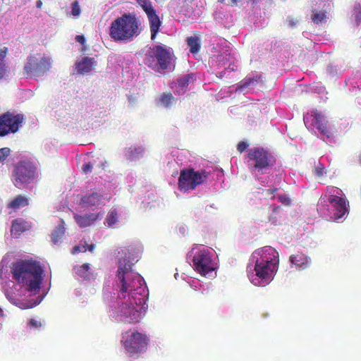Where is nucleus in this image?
Instances as JSON below:
<instances>
[{"mask_svg":"<svg viewBox=\"0 0 361 361\" xmlns=\"http://www.w3.org/2000/svg\"><path fill=\"white\" fill-rule=\"evenodd\" d=\"M133 264L127 258L118 261L116 284L123 298L128 299L119 307L121 320L128 323L138 322L140 312L137 307L145 303L147 289L143 278L133 270Z\"/></svg>","mask_w":361,"mask_h":361,"instance_id":"obj_1","label":"nucleus"},{"mask_svg":"<svg viewBox=\"0 0 361 361\" xmlns=\"http://www.w3.org/2000/svg\"><path fill=\"white\" fill-rule=\"evenodd\" d=\"M13 278L27 286V290L37 293L42 281L43 270L39 264L33 260H20L11 267Z\"/></svg>","mask_w":361,"mask_h":361,"instance_id":"obj_2","label":"nucleus"},{"mask_svg":"<svg viewBox=\"0 0 361 361\" xmlns=\"http://www.w3.org/2000/svg\"><path fill=\"white\" fill-rule=\"evenodd\" d=\"M252 259L255 263L254 269L256 276L267 283L278 269V252L270 246H266L255 250L252 255Z\"/></svg>","mask_w":361,"mask_h":361,"instance_id":"obj_3","label":"nucleus"},{"mask_svg":"<svg viewBox=\"0 0 361 361\" xmlns=\"http://www.w3.org/2000/svg\"><path fill=\"white\" fill-rule=\"evenodd\" d=\"M140 21L135 14L128 13L113 20L109 27V36L116 42H128L140 34Z\"/></svg>","mask_w":361,"mask_h":361,"instance_id":"obj_4","label":"nucleus"},{"mask_svg":"<svg viewBox=\"0 0 361 361\" xmlns=\"http://www.w3.org/2000/svg\"><path fill=\"white\" fill-rule=\"evenodd\" d=\"M173 54L171 48L154 45L147 51L144 63L156 73H164L170 69Z\"/></svg>","mask_w":361,"mask_h":361,"instance_id":"obj_5","label":"nucleus"},{"mask_svg":"<svg viewBox=\"0 0 361 361\" xmlns=\"http://www.w3.org/2000/svg\"><path fill=\"white\" fill-rule=\"evenodd\" d=\"M210 173L204 169L195 171L193 168H185L180 171L178 186L180 191L187 192L194 190L200 185L207 183Z\"/></svg>","mask_w":361,"mask_h":361,"instance_id":"obj_6","label":"nucleus"},{"mask_svg":"<svg viewBox=\"0 0 361 361\" xmlns=\"http://www.w3.org/2000/svg\"><path fill=\"white\" fill-rule=\"evenodd\" d=\"M275 164V157L263 147H253L249 149L247 164L250 169L263 174L266 170L274 166Z\"/></svg>","mask_w":361,"mask_h":361,"instance_id":"obj_7","label":"nucleus"},{"mask_svg":"<svg viewBox=\"0 0 361 361\" xmlns=\"http://www.w3.org/2000/svg\"><path fill=\"white\" fill-rule=\"evenodd\" d=\"M148 341L149 339L145 334L136 331H128L122 334L121 343L126 353L130 357L145 352Z\"/></svg>","mask_w":361,"mask_h":361,"instance_id":"obj_8","label":"nucleus"},{"mask_svg":"<svg viewBox=\"0 0 361 361\" xmlns=\"http://www.w3.org/2000/svg\"><path fill=\"white\" fill-rule=\"evenodd\" d=\"M37 175V167L30 161H20L14 167L13 176L14 184L20 188L34 181Z\"/></svg>","mask_w":361,"mask_h":361,"instance_id":"obj_9","label":"nucleus"},{"mask_svg":"<svg viewBox=\"0 0 361 361\" xmlns=\"http://www.w3.org/2000/svg\"><path fill=\"white\" fill-rule=\"evenodd\" d=\"M51 59L47 56L37 59L31 55L27 58L24 66V70L27 75L32 78H36L44 75L51 68Z\"/></svg>","mask_w":361,"mask_h":361,"instance_id":"obj_10","label":"nucleus"},{"mask_svg":"<svg viewBox=\"0 0 361 361\" xmlns=\"http://www.w3.org/2000/svg\"><path fill=\"white\" fill-rule=\"evenodd\" d=\"M24 119V115L21 114H14L8 111L3 114L0 116V137L16 133Z\"/></svg>","mask_w":361,"mask_h":361,"instance_id":"obj_11","label":"nucleus"},{"mask_svg":"<svg viewBox=\"0 0 361 361\" xmlns=\"http://www.w3.org/2000/svg\"><path fill=\"white\" fill-rule=\"evenodd\" d=\"M194 269L202 276H206L215 269V263L209 251L202 250L197 252L192 259Z\"/></svg>","mask_w":361,"mask_h":361,"instance_id":"obj_12","label":"nucleus"},{"mask_svg":"<svg viewBox=\"0 0 361 361\" xmlns=\"http://www.w3.org/2000/svg\"><path fill=\"white\" fill-rule=\"evenodd\" d=\"M138 4L147 16L151 31V39L154 40L159 30L161 22L149 0H138Z\"/></svg>","mask_w":361,"mask_h":361,"instance_id":"obj_13","label":"nucleus"},{"mask_svg":"<svg viewBox=\"0 0 361 361\" xmlns=\"http://www.w3.org/2000/svg\"><path fill=\"white\" fill-rule=\"evenodd\" d=\"M329 202L334 209V219H341L348 213V204L345 198L336 195H330Z\"/></svg>","mask_w":361,"mask_h":361,"instance_id":"obj_14","label":"nucleus"},{"mask_svg":"<svg viewBox=\"0 0 361 361\" xmlns=\"http://www.w3.org/2000/svg\"><path fill=\"white\" fill-rule=\"evenodd\" d=\"M32 224L23 218H17L12 221L11 226V235L14 238H19L24 232L28 231L32 228Z\"/></svg>","mask_w":361,"mask_h":361,"instance_id":"obj_15","label":"nucleus"},{"mask_svg":"<svg viewBox=\"0 0 361 361\" xmlns=\"http://www.w3.org/2000/svg\"><path fill=\"white\" fill-rule=\"evenodd\" d=\"M311 116L313 117L312 124L314 127L317 128L322 135L329 137L331 133L327 127L328 121L326 120L324 115L315 110L312 111Z\"/></svg>","mask_w":361,"mask_h":361,"instance_id":"obj_16","label":"nucleus"},{"mask_svg":"<svg viewBox=\"0 0 361 361\" xmlns=\"http://www.w3.org/2000/svg\"><path fill=\"white\" fill-rule=\"evenodd\" d=\"M103 195L95 191H89L82 196L80 204L85 207H92L101 204Z\"/></svg>","mask_w":361,"mask_h":361,"instance_id":"obj_17","label":"nucleus"},{"mask_svg":"<svg viewBox=\"0 0 361 361\" xmlns=\"http://www.w3.org/2000/svg\"><path fill=\"white\" fill-rule=\"evenodd\" d=\"M100 214L90 213L84 215L75 214L74 219L80 228H86L92 225L99 218Z\"/></svg>","mask_w":361,"mask_h":361,"instance_id":"obj_18","label":"nucleus"},{"mask_svg":"<svg viewBox=\"0 0 361 361\" xmlns=\"http://www.w3.org/2000/svg\"><path fill=\"white\" fill-rule=\"evenodd\" d=\"M29 204L30 200L28 197L23 195H18L7 204V208L11 209L9 212L11 214L12 212H16L23 207L28 206Z\"/></svg>","mask_w":361,"mask_h":361,"instance_id":"obj_19","label":"nucleus"},{"mask_svg":"<svg viewBox=\"0 0 361 361\" xmlns=\"http://www.w3.org/2000/svg\"><path fill=\"white\" fill-rule=\"evenodd\" d=\"M289 261L298 269H305L310 264V258L302 252L290 255Z\"/></svg>","mask_w":361,"mask_h":361,"instance_id":"obj_20","label":"nucleus"},{"mask_svg":"<svg viewBox=\"0 0 361 361\" xmlns=\"http://www.w3.org/2000/svg\"><path fill=\"white\" fill-rule=\"evenodd\" d=\"M262 81V77L261 75H256L252 78L246 77L238 84L235 90L237 92H242L245 90V88L250 87V86H255Z\"/></svg>","mask_w":361,"mask_h":361,"instance_id":"obj_21","label":"nucleus"},{"mask_svg":"<svg viewBox=\"0 0 361 361\" xmlns=\"http://www.w3.org/2000/svg\"><path fill=\"white\" fill-rule=\"evenodd\" d=\"M94 64L95 61L94 58L85 56L77 63L76 66L78 73L85 74L90 72L94 68Z\"/></svg>","mask_w":361,"mask_h":361,"instance_id":"obj_22","label":"nucleus"},{"mask_svg":"<svg viewBox=\"0 0 361 361\" xmlns=\"http://www.w3.org/2000/svg\"><path fill=\"white\" fill-rule=\"evenodd\" d=\"M65 223L63 220H61L60 224L51 233V241L54 244L61 243L62 237L65 234Z\"/></svg>","mask_w":361,"mask_h":361,"instance_id":"obj_23","label":"nucleus"},{"mask_svg":"<svg viewBox=\"0 0 361 361\" xmlns=\"http://www.w3.org/2000/svg\"><path fill=\"white\" fill-rule=\"evenodd\" d=\"M187 44L190 47V51L197 54L200 49V39L198 37L190 36L187 38Z\"/></svg>","mask_w":361,"mask_h":361,"instance_id":"obj_24","label":"nucleus"},{"mask_svg":"<svg viewBox=\"0 0 361 361\" xmlns=\"http://www.w3.org/2000/svg\"><path fill=\"white\" fill-rule=\"evenodd\" d=\"M193 80L192 74H187L177 80V84L183 92H185L189 83Z\"/></svg>","mask_w":361,"mask_h":361,"instance_id":"obj_25","label":"nucleus"},{"mask_svg":"<svg viewBox=\"0 0 361 361\" xmlns=\"http://www.w3.org/2000/svg\"><path fill=\"white\" fill-rule=\"evenodd\" d=\"M108 226H113L118 221V212L116 209H111L107 214L105 219Z\"/></svg>","mask_w":361,"mask_h":361,"instance_id":"obj_26","label":"nucleus"},{"mask_svg":"<svg viewBox=\"0 0 361 361\" xmlns=\"http://www.w3.org/2000/svg\"><path fill=\"white\" fill-rule=\"evenodd\" d=\"M75 273L80 277L87 279L89 276L90 264H83L82 266L75 267Z\"/></svg>","mask_w":361,"mask_h":361,"instance_id":"obj_27","label":"nucleus"},{"mask_svg":"<svg viewBox=\"0 0 361 361\" xmlns=\"http://www.w3.org/2000/svg\"><path fill=\"white\" fill-rule=\"evenodd\" d=\"M173 99V97L171 92H169V93L164 92L161 95V97L159 98V102L165 107H169L171 106Z\"/></svg>","mask_w":361,"mask_h":361,"instance_id":"obj_28","label":"nucleus"},{"mask_svg":"<svg viewBox=\"0 0 361 361\" xmlns=\"http://www.w3.org/2000/svg\"><path fill=\"white\" fill-rule=\"evenodd\" d=\"M354 16L357 25H360L361 23V4H358L355 6Z\"/></svg>","mask_w":361,"mask_h":361,"instance_id":"obj_29","label":"nucleus"},{"mask_svg":"<svg viewBox=\"0 0 361 361\" xmlns=\"http://www.w3.org/2000/svg\"><path fill=\"white\" fill-rule=\"evenodd\" d=\"M326 18V16L324 13H314L312 16V21L317 24L322 23Z\"/></svg>","mask_w":361,"mask_h":361,"instance_id":"obj_30","label":"nucleus"},{"mask_svg":"<svg viewBox=\"0 0 361 361\" xmlns=\"http://www.w3.org/2000/svg\"><path fill=\"white\" fill-rule=\"evenodd\" d=\"M11 149L8 147H3L0 149V162L4 161L10 155Z\"/></svg>","mask_w":361,"mask_h":361,"instance_id":"obj_31","label":"nucleus"},{"mask_svg":"<svg viewBox=\"0 0 361 361\" xmlns=\"http://www.w3.org/2000/svg\"><path fill=\"white\" fill-rule=\"evenodd\" d=\"M130 156L133 158L138 157L144 152V148L142 147H137L134 148H130Z\"/></svg>","mask_w":361,"mask_h":361,"instance_id":"obj_32","label":"nucleus"},{"mask_svg":"<svg viewBox=\"0 0 361 361\" xmlns=\"http://www.w3.org/2000/svg\"><path fill=\"white\" fill-rule=\"evenodd\" d=\"M72 11L71 13L75 16H78L80 14V8L78 1H75L72 3Z\"/></svg>","mask_w":361,"mask_h":361,"instance_id":"obj_33","label":"nucleus"},{"mask_svg":"<svg viewBox=\"0 0 361 361\" xmlns=\"http://www.w3.org/2000/svg\"><path fill=\"white\" fill-rule=\"evenodd\" d=\"M27 325L30 328L37 329L42 326V323L40 321L36 320L35 319H30L27 322Z\"/></svg>","mask_w":361,"mask_h":361,"instance_id":"obj_34","label":"nucleus"},{"mask_svg":"<svg viewBox=\"0 0 361 361\" xmlns=\"http://www.w3.org/2000/svg\"><path fill=\"white\" fill-rule=\"evenodd\" d=\"M278 200L280 202H281L282 204H286V205H290V202H291L290 199L284 195H279Z\"/></svg>","mask_w":361,"mask_h":361,"instance_id":"obj_35","label":"nucleus"},{"mask_svg":"<svg viewBox=\"0 0 361 361\" xmlns=\"http://www.w3.org/2000/svg\"><path fill=\"white\" fill-rule=\"evenodd\" d=\"M93 164L91 162L85 163L82 165V170L84 173H88L92 171Z\"/></svg>","mask_w":361,"mask_h":361,"instance_id":"obj_36","label":"nucleus"},{"mask_svg":"<svg viewBox=\"0 0 361 361\" xmlns=\"http://www.w3.org/2000/svg\"><path fill=\"white\" fill-rule=\"evenodd\" d=\"M8 47H4L3 48L0 49V63H4V61L8 54Z\"/></svg>","mask_w":361,"mask_h":361,"instance_id":"obj_37","label":"nucleus"},{"mask_svg":"<svg viewBox=\"0 0 361 361\" xmlns=\"http://www.w3.org/2000/svg\"><path fill=\"white\" fill-rule=\"evenodd\" d=\"M248 144L244 141H240L237 145V150L242 153L248 147Z\"/></svg>","mask_w":361,"mask_h":361,"instance_id":"obj_38","label":"nucleus"},{"mask_svg":"<svg viewBox=\"0 0 361 361\" xmlns=\"http://www.w3.org/2000/svg\"><path fill=\"white\" fill-rule=\"evenodd\" d=\"M87 248L85 245H82V247L80 245H76L73 247V253L75 254L78 252H86Z\"/></svg>","mask_w":361,"mask_h":361,"instance_id":"obj_39","label":"nucleus"},{"mask_svg":"<svg viewBox=\"0 0 361 361\" xmlns=\"http://www.w3.org/2000/svg\"><path fill=\"white\" fill-rule=\"evenodd\" d=\"M6 73V67L4 63H0V80H1Z\"/></svg>","mask_w":361,"mask_h":361,"instance_id":"obj_40","label":"nucleus"},{"mask_svg":"<svg viewBox=\"0 0 361 361\" xmlns=\"http://www.w3.org/2000/svg\"><path fill=\"white\" fill-rule=\"evenodd\" d=\"M278 190L277 188H274V189H267V190H264V192L265 194L269 196V195H271V198H274V194L275 192Z\"/></svg>","mask_w":361,"mask_h":361,"instance_id":"obj_41","label":"nucleus"},{"mask_svg":"<svg viewBox=\"0 0 361 361\" xmlns=\"http://www.w3.org/2000/svg\"><path fill=\"white\" fill-rule=\"evenodd\" d=\"M75 40L82 44H84L85 42V39L83 35H76Z\"/></svg>","mask_w":361,"mask_h":361,"instance_id":"obj_42","label":"nucleus"},{"mask_svg":"<svg viewBox=\"0 0 361 361\" xmlns=\"http://www.w3.org/2000/svg\"><path fill=\"white\" fill-rule=\"evenodd\" d=\"M324 167H317L316 169V174L318 176H322L324 175Z\"/></svg>","mask_w":361,"mask_h":361,"instance_id":"obj_43","label":"nucleus"},{"mask_svg":"<svg viewBox=\"0 0 361 361\" xmlns=\"http://www.w3.org/2000/svg\"><path fill=\"white\" fill-rule=\"evenodd\" d=\"M85 245L86 246L87 250H88L90 252H93V250H94V247H95V245L94 244L87 245L85 243Z\"/></svg>","mask_w":361,"mask_h":361,"instance_id":"obj_44","label":"nucleus"},{"mask_svg":"<svg viewBox=\"0 0 361 361\" xmlns=\"http://www.w3.org/2000/svg\"><path fill=\"white\" fill-rule=\"evenodd\" d=\"M36 6H37V8H42V1L41 0H38V1H37V2H36Z\"/></svg>","mask_w":361,"mask_h":361,"instance_id":"obj_45","label":"nucleus"},{"mask_svg":"<svg viewBox=\"0 0 361 361\" xmlns=\"http://www.w3.org/2000/svg\"><path fill=\"white\" fill-rule=\"evenodd\" d=\"M280 209H281V207H280V206L275 207H274V209H273V212H274V213H276V212H278Z\"/></svg>","mask_w":361,"mask_h":361,"instance_id":"obj_46","label":"nucleus"},{"mask_svg":"<svg viewBox=\"0 0 361 361\" xmlns=\"http://www.w3.org/2000/svg\"><path fill=\"white\" fill-rule=\"evenodd\" d=\"M358 158H359V159H358V160H359V163H360V164L361 165V153L360 154V155H359V157H358Z\"/></svg>","mask_w":361,"mask_h":361,"instance_id":"obj_47","label":"nucleus"},{"mask_svg":"<svg viewBox=\"0 0 361 361\" xmlns=\"http://www.w3.org/2000/svg\"><path fill=\"white\" fill-rule=\"evenodd\" d=\"M232 2H233V4H237V2H238V0H232Z\"/></svg>","mask_w":361,"mask_h":361,"instance_id":"obj_48","label":"nucleus"},{"mask_svg":"<svg viewBox=\"0 0 361 361\" xmlns=\"http://www.w3.org/2000/svg\"><path fill=\"white\" fill-rule=\"evenodd\" d=\"M27 308H30V307H32V305H27Z\"/></svg>","mask_w":361,"mask_h":361,"instance_id":"obj_49","label":"nucleus"},{"mask_svg":"<svg viewBox=\"0 0 361 361\" xmlns=\"http://www.w3.org/2000/svg\"><path fill=\"white\" fill-rule=\"evenodd\" d=\"M255 286H259V283H255Z\"/></svg>","mask_w":361,"mask_h":361,"instance_id":"obj_50","label":"nucleus"},{"mask_svg":"<svg viewBox=\"0 0 361 361\" xmlns=\"http://www.w3.org/2000/svg\"><path fill=\"white\" fill-rule=\"evenodd\" d=\"M219 1L223 2V1H224V0H219Z\"/></svg>","mask_w":361,"mask_h":361,"instance_id":"obj_51","label":"nucleus"},{"mask_svg":"<svg viewBox=\"0 0 361 361\" xmlns=\"http://www.w3.org/2000/svg\"><path fill=\"white\" fill-rule=\"evenodd\" d=\"M3 315V313H0V317H1Z\"/></svg>","mask_w":361,"mask_h":361,"instance_id":"obj_52","label":"nucleus"},{"mask_svg":"<svg viewBox=\"0 0 361 361\" xmlns=\"http://www.w3.org/2000/svg\"><path fill=\"white\" fill-rule=\"evenodd\" d=\"M156 1H160L161 0H155Z\"/></svg>","mask_w":361,"mask_h":361,"instance_id":"obj_53","label":"nucleus"}]
</instances>
